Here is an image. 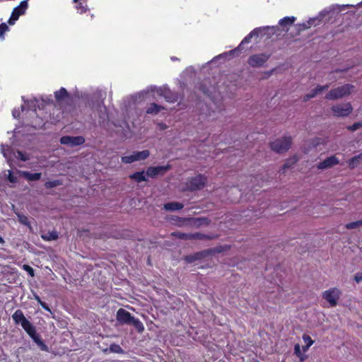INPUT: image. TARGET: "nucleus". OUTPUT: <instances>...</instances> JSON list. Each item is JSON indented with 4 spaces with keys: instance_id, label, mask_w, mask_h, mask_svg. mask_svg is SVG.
<instances>
[{
    "instance_id": "obj_46",
    "label": "nucleus",
    "mask_w": 362,
    "mask_h": 362,
    "mask_svg": "<svg viewBox=\"0 0 362 362\" xmlns=\"http://www.w3.org/2000/svg\"><path fill=\"white\" fill-rule=\"evenodd\" d=\"M8 180L9 182L12 183H16L17 182L18 180L17 177L13 174V173L11 170L8 171Z\"/></svg>"
},
{
    "instance_id": "obj_26",
    "label": "nucleus",
    "mask_w": 362,
    "mask_h": 362,
    "mask_svg": "<svg viewBox=\"0 0 362 362\" xmlns=\"http://www.w3.org/2000/svg\"><path fill=\"white\" fill-rule=\"evenodd\" d=\"M296 21V18L294 16H291V17H284L283 18H281L279 21V24L282 26V27H286L287 25H292Z\"/></svg>"
},
{
    "instance_id": "obj_23",
    "label": "nucleus",
    "mask_w": 362,
    "mask_h": 362,
    "mask_svg": "<svg viewBox=\"0 0 362 362\" xmlns=\"http://www.w3.org/2000/svg\"><path fill=\"white\" fill-rule=\"evenodd\" d=\"M41 238L45 241H51L57 240L59 235L57 231L52 230L49 231L47 233L41 235Z\"/></svg>"
},
{
    "instance_id": "obj_12",
    "label": "nucleus",
    "mask_w": 362,
    "mask_h": 362,
    "mask_svg": "<svg viewBox=\"0 0 362 362\" xmlns=\"http://www.w3.org/2000/svg\"><path fill=\"white\" fill-rule=\"evenodd\" d=\"M171 165L170 164H167L165 165H159V166H150L146 170V175L151 177L155 178L158 175H163L168 170L171 169Z\"/></svg>"
},
{
    "instance_id": "obj_41",
    "label": "nucleus",
    "mask_w": 362,
    "mask_h": 362,
    "mask_svg": "<svg viewBox=\"0 0 362 362\" xmlns=\"http://www.w3.org/2000/svg\"><path fill=\"white\" fill-rule=\"evenodd\" d=\"M315 18H310L308 20L306 23H303L301 26L303 30L310 28L313 25H314V23L315 21Z\"/></svg>"
},
{
    "instance_id": "obj_31",
    "label": "nucleus",
    "mask_w": 362,
    "mask_h": 362,
    "mask_svg": "<svg viewBox=\"0 0 362 362\" xmlns=\"http://www.w3.org/2000/svg\"><path fill=\"white\" fill-rule=\"evenodd\" d=\"M202 257L201 252H197L192 255H187L185 257V260L188 263H192L196 260L200 259Z\"/></svg>"
},
{
    "instance_id": "obj_47",
    "label": "nucleus",
    "mask_w": 362,
    "mask_h": 362,
    "mask_svg": "<svg viewBox=\"0 0 362 362\" xmlns=\"http://www.w3.org/2000/svg\"><path fill=\"white\" fill-rule=\"evenodd\" d=\"M18 158L23 161H26L28 160V157L22 151H18Z\"/></svg>"
},
{
    "instance_id": "obj_30",
    "label": "nucleus",
    "mask_w": 362,
    "mask_h": 362,
    "mask_svg": "<svg viewBox=\"0 0 362 362\" xmlns=\"http://www.w3.org/2000/svg\"><path fill=\"white\" fill-rule=\"evenodd\" d=\"M180 221H192L193 223L197 226H201L204 223V221H206V218H178Z\"/></svg>"
},
{
    "instance_id": "obj_25",
    "label": "nucleus",
    "mask_w": 362,
    "mask_h": 362,
    "mask_svg": "<svg viewBox=\"0 0 362 362\" xmlns=\"http://www.w3.org/2000/svg\"><path fill=\"white\" fill-rule=\"evenodd\" d=\"M212 239L211 236H209L208 235H205L202 233H190L189 240H211Z\"/></svg>"
},
{
    "instance_id": "obj_53",
    "label": "nucleus",
    "mask_w": 362,
    "mask_h": 362,
    "mask_svg": "<svg viewBox=\"0 0 362 362\" xmlns=\"http://www.w3.org/2000/svg\"><path fill=\"white\" fill-rule=\"evenodd\" d=\"M310 347V346L305 344V346H303L302 349H303V352H306L309 349Z\"/></svg>"
},
{
    "instance_id": "obj_27",
    "label": "nucleus",
    "mask_w": 362,
    "mask_h": 362,
    "mask_svg": "<svg viewBox=\"0 0 362 362\" xmlns=\"http://www.w3.org/2000/svg\"><path fill=\"white\" fill-rule=\"evenodd\" d=\"M130 325H132L136 328V329L137 330V332L139 333H141L144 330V327L143 323L139 319L135 318L134 317L133 320H132Z\"/></svg>"
},
{
    "instance_id": "obj_44",
    "label": "nucleus",
    "mask_w": 362,
    "mask_h": 362,
    "mask_svg": "<svg viewBox=\"0 0 362 362\" xmlns=\"http://www.w3.org/2000/svg\"><path fill=\"white\" fill-rule=\"evenodd\" d=\"M359 226H360V224L358 223V221H353V222L349 223L346 225V228L347 229H354V228H356Z\"/></svg>"
},
{
    "instance_id": "obj_35",
    "label": "nucleus",
    "mask_w": 362,
    "mask_h": 362,
    "mask_svg": "<svg viewBox=\"0 0 362 362\" xmlns=\"http://www.w3.org/2000/svg\"><path fill=\"white\" fill-rule=\"evenodd\" d=\"M45 123V121L42 118L39 119V121H37V119L35 117L31 121L30 126L35 129H37L44 126Z\"/></svg>"
},
{
    "instance_id": "obj_22",
    "label": "nucleus",
    "mask_w": 362,
    "mask_h": 362,
    "mask_svg": "<svg viewBox=\"0 0 362 362\" xmlns=\"http://www.w3.org/2000/svg\"><path fill=\"white\" fill-rule=\"evenodd\" d=\"M164 109L165 107L163 106L153 103L150 104L146 112L147 114L157 115L160 110Z\"/></svg>"
},
{
    "instance_id": "obj_37",
    "label": "nucleus",
    "mask_w": 362,
    "mask_h": 362,
    "mask_svg": "<svg viewBox=\"0 0 362 362\" xmlns=\"http://www.w3.org/2000/svg\"><path fill=\"white\" fill-rule=\"evenodd\" d=\"M294 354L300 359V361H304V357L301 351V348L298 344H296L294 346Z\"/></svg>"
},
{
    "instance_id": "obj_15",
    "label": "nucleus",
    "mask_w": 362,
    "mask_h": 362,
    "mask_svg": "<svg viewBox=\"0 0 362 362\" xmlns=\"http://www.w3.org/2000/svg\"><path fill=\"white\" fill-rule=\"evenodd\" d=\"M339 160L338 158H337L335 156H332L322 162H320L317 165V168L320 170L327 169L333 167L334 165H336L339 164Z\"/></svg>"
},
{
    "instance_id": "obj_42",
    "label": "nucleus",
    "mask_w": 362,
    "mask_h": 362,
    "mask_svg": "<svg viewBox=\"0 0 362 362\" xmlns=\"http://www.w3.org/2000/svg\"><path fill=\"white\" fill-rule=\"evenodd\" d=\"M23 269L25 271H26L31 277H33L35 276V271L33 269V267H31L30 265H28V264H23Z\"/></svg>"
},
{
    "instance_id": "obj_28",
    "label": "nucleus",
    "mask_w": 362,
    "mask_h": 362,
    "mask_svg": "<svg viewBox=\"0 0 362 362\" xmlns=\"http://www.w3.org/2000/svg\"><path fill=\"white\" fill-rule=\"evenodd\" d=\"M171 235L180 240H189L190 233H185L180 231H174L171 233Z\"/></svg>"
},
{
    "instance_id": "obj_17",
    "label": "nucleus",
    "mask_w": 362,
    "mask_h": 362,
    "mask_svg": "<svg viewBox=\"0 0 362 362\" xmlns=\"http://www.w3.org/2000/svg\"><path fill=\"white\" fill-rule=\"evenodd\" d=\"M159 95L160 96H163L165 99V100L168 103H175L178 99L177 95L176 93L172 92L168 88L161 89Z\"/></svg>"
},
{
    "instance_id": "obj_29",
    "label": "nucleus",
    "mask_w": 362,
    "mask_h": 362,
    "mask_svg": "<svg viewBox=\"0 0 362 362\" xmlns=\"http://www.w3.org/2000/svg\"><path fill=\"white\" fill-rule=\"evenodd\" d=\"M17 216H18V221L21 224H23L24 226H28L30 228H31V226H30V221H29V218H28V217L27 216H25L23 214L18 213V214H17Z\"/></svg>"
},
{
    "instance_id": "obj_21",
    "label": "nucleus",
    "mask_w": 362,
    "mask_h": 362,
    "mask_svg": "<svg viewBox=\"0 0 362 362\" xmlns=\"http://www.w3.org/2000/svg\"><path fill=\"white\" fill-rule=\"evenodd\" d=\"M69 96L66 89L62 87L59 90L54 92V97L57 102H60Z\"/></svg>"
},
{
    "instance_id": "obj_10",
    "label": "nucleus",
    "mask_w": 362,
    "mask_h": 362,
    "mask_svg": "<svg viewBox=\"0 0 362 362\" xmlns=\"http://www.w3.org/2000/svg\"><path fill=\"white\" fill-rule=\"evenodd\" d=\"M149 155L150 152L148 150L134 151L131 155L122 156L121 160L124 163L129 164L138 160H144L146 159Z\"/></svg>"
},
{
    "instance_id": "obj_33",
    "label": "nucleus",
    "mask_w": 362,
    "mask_h": 362,
    "mask_svg": "<svg viewBox=\"0 0 362 362\" xmlns=\"http://www.w3.org/2000/svg\"><path fill=\"white\" fill-rule=\"evenodd\" d=\"M298 158L296 156L287 160L282 167V170L284 172L286 169L291 168L294 163H296L298 161Z\"/></svg>"
},
{
    "instance_id": "obj_19",
    "label": "nucleus",
    "mask_w": 362,
    "mask_h": 362,
    "mask_svg": "<svg viewBox=\"0 0 362 362\" xmlns=\"http://www.w3.org/2000/svg\"><path fill=\"white\" fill-rule=\"evenodd\" d=\"M146 173L145 174L144 170L138 171L134 173L129 175V178L136 181V182H141L144 181H147Z\"/></svg>"
},
{
    "instance_id": "obj_36",
    "label": "nucleus",
    "mask_w": 362,
    "mask_h": 362,
    "mask_svg": "<svg viewBox=\"0 0 362 362\" xmlns=\"http://www.w3.org/2000/svg\"><path fill=\"white\" fill-rule=\"evenodd\" d=\"M110 351L112 353L116 354H122L124 352L123 349L119 344H112L110 346Z\"/></svg>"
},
{
    "instance_id": "obj_8",
    "label": "nucleus",
    "mask_w": 362,
    "mask_h": 362,
    "mask_svg": "<svg viewBox=\"0 0 362 362\" xmlns=\"http://www.w3.org/2000/svg\"><path fill=\"white\" fill-rule=\"evenodd\" d=\"M331 110L334 116L337 117H345L352 112L353 107L350 103H346L333 105Z\"/></svg>"
},
{
    "instance_id": "obj_9",
    "label": "nucleus",
    "mask_w": 362,
    "mask_h": 362,
    "mask_svg": "<svg viewBox=\"0 0 362 362\" xmlns=\"http://www.w3.org/2000/svg\"><path fill=\"white\" fill-rule=\"evenodd\" d=\"M341 294L340 290L334 287L325 291L322 293V298L329 303L330 307H335Z\"/></svg>"
},
{
    "instance_id": "obj_4",
    "label": "nucleus",
    "mask_w": 362,
    "mask_h": 362,
    "mask_svg": "<svg viewBox=\"0 0 362 362\" xmlns=\"http://www.w3.org/2000/svg\"><path fill=\"white\" fill-rule=\"evenodd\" d=\"M354 86L351 84H344L341 86L331 89L325 95L327 100H335L351 94Z\"/></svg>"
},
{
    "instance_id": "obj_38",
    "label": "nucleus",
    "mask_w": 362,
    "mask_h": 362,
    "mask_svg": "<svg viewBox=\"0 0 362 362\" xmlns=\"http://www.w3.org/2000/svg\"><path fill=\"white\" fill-rule=\"evenodd\" d=\"M8 29V26L6 23H3L0 24V38H4V34Z\"/></svg>"
},
{
    "instance_id": "obj_52",
    "label": "nucleus",
    "mask_w": 362,
    "mask_h": 362,
    "mask_svg": "<svg viewBox=\"0 0 362 362\" xmlns=\"http://www.w3.org/2000/svg\"><path fill=\"white\" fill-rule=\"evenodd\" d=\"M35 300H37V302L40 305H41V303H42L44 302V301H42V300H41V298H40V296H37V295H35Z\"/></svg>"
},
{
    "instance_id": "obj_18",
    "label": "nucleus",
    "mask_w": 362,
    "mask_h": 362,
    "mask_svg": "<svg viewBox=\"0 0 362 362\" xmlns=\"http://www.w3.org/2000/svg\"><path fill=\"white\" fill-rule=\"evenodd\" d=\"M243 49H244V48H242V45H239L235 49H231L228 52H223V53L219 54L217 57L218 58H222V57H234L238 56L239 53Z\"/></svg>"
},
{
    "instance_id": "obj_49",
    "label": "nucleus",
    "mask_w": 362,
    "mask_h": 362,
    "mask_svg": "<svg viewBox=\"0 0 362 362\" xmlns=\"http://www.w3.org/2000/svg\"><path fill=\"white\" fill-rule=\"evenodd\" d=\"M77 9L80 11V13H85L86 11V8L82 5V3H79L77 6Z\"/></svg>"
},
{
    "instance_id": "obj_2",
    "label": "nucleus",
    "mask_w": 362,
    "mask_h": 362,
    "mask_svg": "<svg viewBox=\"0 0 362 362\" xmlns=\"http://www.w3.org/2000/svg\"><path fill=\"white\" fill-rule=\"evenodd\" d=\"M12 319L17 325H20L41 351H48L49 348L40 336L36 332L35 327L25 317L23 312L18 309L12 315Z\"/></svg>"
},
{
    "instance_id": "obj_45",
    "label": "nucleus",
    "mask_w": 362,
    "mask_h": 362,
    "mask_svg": "<svg viewBox=\"0 0 362 362\" xmlns=\"http://www.w3.org/2000/svg\"><path fill=\"white\" fill-rule=\"evenodd\" d=\"M362 127V122H356L351 126L348 127V129L351 131H356Z\"/></svg>"
},
{
    "instance_id": "obj_5",
    "label": "nucleus",
    "mask_w": 362,
    "mask_h": 362,
    "mask_svg": "<svg viewBox=\"0 0 362 362\" xmlns=\"http://www.w3.org/2000/svg\"><path fill=\"white\" fill-rule=\"evenodd\" d=\"M206 177L201 174L197 176L190 177L187 180L185 184V190L189 192H194L199 190L206 185Z\"/></svg>"
},
{
    "instance_id": "obj_39",
    "label": "nucleus",
    "mask_w": 362,
    "mask_h": 362,
    "mask_svg": "<svg viewBox=\"0 0 362 362\" xmlns=\"http://www.w3.org/2000/svg\"><path fill=\"white\" fill-rule=\"evenodd\" d=\"M37 103H38V101L36 99L31 100L28 101V103L29 107L33 110V114L35 115V116L37 115L36 105Z\"/></svg>"
},
{
    "instance_id": "obj_43",
    "label": "nucleus",
    "mask_w": 362,
    "mask_h": 362,
    "mask_svg": "<svg viewBox=\"0 0 362 362\" xmlns=\"http://www.w3.org/2000/svg\"><path fill=\"white\" fill-rule=\"evenodd\" d=\"M324 143V139H322V138H319V137H315L314 138L313 140H312V145L314 146V147H316Z\"/></svg>"
},
{
    "instance_id": "obj_13",
    "label": "nucleus",
    "mask_w": 362,
    "mask_h": 362,
    "mask_svg": "<svg viewBox=\"0 0 362 362\" xmlns=\"http://www.w3.org/2000/svg\"><path fill=\"white\" fill-rule=\"evenodd\" d=\"M60 142L62 144L68 145L70 146H77L84 144L85 139L82 136H64L60 139Z\"/></svg>"
},
{
    "instance_id": "obj_34",
    "label": "nucleus",
    "mask_w": 362,
    "mask_h": 362,
    "mask_svg": "<svg viewBox=\"0 0 362 362\" xmlns=\"http://www.w3.org/2000/svg\"><path fill=\"white\" fill-rule=\"evenodd\" d=\"M62 185V182L59 180L47 181L45 183V187L46 189H51L59 185Z\"/></svg>"
},
{
    "instance_id": "obj_11",
    "label": "nucleus",
    "mask_w": 362,
    "mask_h": 362,
    "mask_svg": "<svg viewBox=\"0 0 362 362\" xmlns=\"http://www.w3.org/2000/svg\"><path fill=\"white\" fill-rule=\"evenodd\" d=\"M28 6V1L26 0L22 1L18 6L13 9L11 17L8 21V23L9 25H13L21 16L25 14Z\"/></svg>"
},
{
    "instance_id": "obj_58",
    "label": "nucleus",
    "mask_w": 362,
    "mask_h": 362,
    "mask_svg": "<svg viewBox=\"0 0 362 362\" xmlns=\"http://www.w3.org/2000/svg\"><path fill=\"white\" fill-rule=\"evenodd\" d=\"M80 0H74V2L78 3Z\"/></svg>"
},
{
    "instance_id": "obj_56",
    "label": "nucleus",
    "mask_w": 362,
    "mask_h": 362,
    "mask_svg": "<svg viewBox=\"0 0 362 362\" xmlns=\"http://www.w3.org/2000/svg\"><path fill=\"white\" fill-rule=\"evenodd\" d=\"M4 242V240L3 238L0 236V243H3Z\"/></svg>"
},
{
    "instance_id": "obj_6",
    "label": "nucleus",
    "mask_w": 362,
    "mask_h": 362,
    "mask_svg": "<svg viewBox=\"0 0 362 362\" xmlns=\"http://www.w3.org/2000/svg\"><path fill=\"white\" fill-rule=\"evenodd\" d=\"M291 144L292 138L291 136H284L271 142L270 147L272 151L278 153H282L290 148Z\"/></svg>"
},
{
    "instance_id": "obj_16",
    "label": "nucleus",
    "mask_w": 362,
    "mask_h": 362,
    "mask_svg": "<svg viewBox=\"0 0 362 362\" xmlns=\"http://www.w3.org/2000/svg\"><path fill=\"white\" fill-rule=\"evenodd\" d=\"M329 87V84H326L325 86H317L315 88L313 89L309 93L304 95L303 101H308L310 99L315 98L317 94L320 93L321 92L327 90Z\"/></svg>"
},
{
    "instance_id": "obj_14",
    "label": "nucleus",
    "mask_w": 362,
    "mask_h": 362,
    "mask_svg": "<svg viewBox=\"0 0 362 362\" xmlns=\"http://www.w3.org/2000/svg\"><path fill=\"white\" fill-rule=\"evenodd\" d=\"M117 320L122 325H130L134 316L123 308H119L117 312Z\"/></svg>"
},
{
    "instance_id": "obj_40",
    "label": "nucleus",
    "mask_w": 362,
    "mask_h": 362,
    "mask_svg": "<svg viewBox=\"0 0 362 362\" xmlns=\"http://www.w3.org/2000/svg\"><path fill=\"white\" fill-rule=\"evenodd\" d=\"M303 340L304 341L305 344L309 346H311L314 343V341L312 339V338L308 334H304L303 335Z\"/></svg>"
},
{
    "instance_id": "obj_55",
    "label": "nucleus",
    "mask_w": 362,
    "mask_h": 362,
    "mask_svg": "<svg viewBox=\"0 0 362 362\" xmlns=\"http://www.w3.org/2000/svg\"><path fill=\"white\" fill-rule=\"evenodd\" d=\"M358 223H359V224H360V226H362V220H359V221H358Z\"/></svg>"
},
{
    "instance_id": "obj_48",
    "label": "nucleus",
    "mask_w": 362,
    "mask_h": 362,
    "mask_svg": "<svg viewBox=\"0 0 362 362\" xmlns=\"http://www.w3.org/2000/svg\"><path fill=\"white\" fill-rule=\"evenodd\" d=\"M354 280L357 282V283H359L362 281V272H358L355 274V276H354Z\"/></svg>"
},
{
    "instance_id": "obj_1",
    "label": "nucleus",
    "mask_w": 362,
    "mask_h": 362,
    "mask_svg": "<svg viewBox=\"0 0 362 362\" xmlns=\"http://www.w3.org/2000/svg\"><path fill=\"white\" fill-rule=\"evenodd\" d=\"M12 319L17 325H20L41 351H48L49 348L40 336L36 332L35 327L25 317L23 312L18 309L12 315Z\"/></svg>"
},
{
    "instance_id": "obj_7",
    "label": "nucleus",
    "mask_w": 362,
    "mask_h": 362,
    "mask_svg": "<svg viewBox=\"0 0 362 362\" xmlns=\"http://www.w3.org/2000/svg\"><path fill=\"white\" fill-rule=\"evenodd\" d=\"M271 54L259 53L252 54L247 59V64L252 68L262 67L270 58Z\"/></svg>"
},
{
    "instance_id": "obj_20",
    "label": "nucleus",
    "mask_w": 362,
    "mask_h": 362,
    "mask_svg": "<svg viewBox=\"0 0 362 362\" xmlns=\"http://www.w3.org/2000/svg\"><path fill=\"white\" fill-rule=\"evenodd\" d=\"M184 207V204L180 202H168L164 204L163 208L166 211H177L180 210Z\"/></svg>"
},
{
    "instance_id": "obj_50",
    "label": "nucleus",
    "mask_w": 362,
    "mask_h": 362,
    "mask_svg": "<svg viewBox=\"0 0 362 362\" xmlns=\"http://www.w3.org/2000/svg\"><path fill=\"white\" fill-rule=\"evenodd\" d=\"M40 306L46 311L51 313V310L46 303L43 302L42 303H41Z\"/></svg>"
},
{
    "instance_id": "obj_57",
    "label": "nucleus",
    "mask_w": 362,
    "mask_h": 362,
    "mask_svg": "<svg viewBox=\"0 0 362 362\" xmlns=\"http://www.w3.org/2000/svg\"><path fill=\"white\" fill-rule=\"evenodd\" d=\"M171 59L172 60H177V59L176 57H172Z\"/></svg>"
},
{
    "instance_id": "obj_24",
    "label": "nucleus",
    "mask_w": 362,
    "mask_h": 362,
    "mask_svg": "<svg viewBox=\"0 0 362 362\" xmlns=\"http://www.w3.org/2000/svg\"><path fill=\"white\" fill-rule=\"evenodd\" d=\"M23 175L29 181H37L41 178L42 174L40 173L23 172Z\"/></svg>"
},
{
    "instance_id": "obj_32",
    "label": "nucleus",
    "mask_w": 362,
    "mask_h": 362,
    "mask_svg": "<svg viewBox=\"0 0 362 362\" xmlns=\"http://www.w3.org/2000/svg\"><path fill=\"white\" fill-rule=\"evenodd\" d=\"M361 158V154L354 156L351 159H349L348 161L349 168L353 169L355 167H356L358 163H359Z\"/></svg>"
},
{
    "instance_id": "obj_51",
    "label": "nucleus",
    "mask_w": 362,
    "mask_h": 362,
    "mask_svg": "<svg viewBox=\"0 0 362 362\" xmlns=\"http://www.w3.org/2000/svg\"><path fill=\"white\" fill-rule=\"evenodd\" d=\"M12 115L14 118H19L20 117V111L18 110H13L12 112Z\"/></svg>"
},
{
    "instance_id": "obj_54",
    "label": "nucleus",
    "mask_w": 362,
    "mask_h": 362,
    "mask_svg": "<svg viewBox=\"0 0 362 362\" xmlns=\"http://www.w3.org/2000/svg\"><path fill=\"white\" fill-rule=\"evenodd\" d=\"M160 125L163 129L166 128V125L165 124H160Z\"/></svg>"
},
{
    "instance_id": "obj_3",
    "label": "nucleus",
    "mask_w": 362,
    "mask_h": 362,
    "mask_svg": "<svg viewBox=\"0 0 362 362\" xmlns=\"http://www.w3.org/2000/svg\"><path fill=\"white\" fill-rule=\"evenodd\" d=\"M279 30L278 26H264L259 27L253 29L248 35H247L241 41L240 45H242V48H244L245 44L250 43L253 37H258L259 35H267L271 37Z\"/></svg>"
}]
</instances>
